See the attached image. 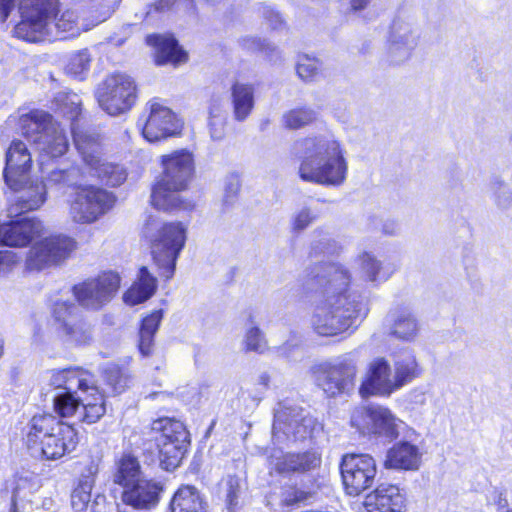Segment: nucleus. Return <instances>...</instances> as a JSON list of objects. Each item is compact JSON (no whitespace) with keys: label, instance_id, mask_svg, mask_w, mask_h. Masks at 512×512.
<instances>
[{"label":"nucleus","instance_id":"35","mask_svg":"<svg viewBox=\"0 0 512 512\" xmlns=\"http://www.w3.org/2000/svg\"><path fill=\"white\" fill-rule=\"evenodd\" d=\"M163 319L162 310H155L145 316L142 320L139 331V351L144 357H148L153 352L154 335L157 332Z\"/></svg>","mask_w":512,"mask_h":512},{"label":"nucleus","instance_id":"10","mask_svg":"<svg viewBox=\"0 0 512 512\" xmlns=\"http://www.w3.org/2000/svg\"><path fill=\"white\" fill-rule=\"evenodd\" d=\"M152 431L159 451L161 466L173 470L179 466L189 444V434L181 421L160 418L153 421Z\"/></svg>","mask_w":512,"mask_h":512},{"label":"nucleus","instance_id":"28","mask_svg":"<svg viewBox=\"0 0 512 512\" xmlns=\"http://www.w3.org/2000/svg\"><path fill=\"white\" fill-rule=\"evenodd\" d=\"M22 183L18 189L15 203L11 206V213H23L36 210L46 201V184L43 182L27 181L26 177L21 178Z\"/></svg>","mask_w":512,"mask_h":512},{"label":"nucleus","instance_id":"61","mask_svg":"<svg viewBox=\"0 0 512 512\" xmlns=\"http://www.w3.org/2000/svg\"><path fill=\"white\" fill-rule=\"evenodd\" d=\"M269 381H270V377L267 373H262L258 378L259 384L263 385L264 387L268 386Z\"/></svg>","mask_w":512,"mask_h":512},{"label":"nucleus","instance_id":"26","mask_svg":"<svg viewBox=\"0 0 512 512\" xmlns=\"http://www.w3.org/2000/svg\"><path fill=\"white\" fill-rule=\"evenodd\" d=\"M385 326L390 336L399 340L413 341L420 330V324L408 308H395L385 318Z\"/></svg>","mask_w":512,"mask_h":512},{"label":"nucleus","instance_id":"13","mask_svg":"<svg viewBox=\"0 0 512 512\" xmlns=\"http://www.w3.org/2000/svg\"><path fill=\"white\" fill-rule=\"evenodd\" d=\"M138 127L147 141L157 142L178 134L182 125L169 107L152 100L139 118Z\"/></svg>","mask_w":512,"mask_h":512},{"label":"nucleus","instance_id":"50","mask_svg":"<svg viewBox=\"0 0 512 512\" xmlns=\"http://www.w3.org/2000/svg\"><path fill=\"white\" fill-rule=\"evenodd\" d=\"M57 101L61 103V110L69 114L70 118H76L80 113V100L76 94L59 95Z\"/></svg>","mask_w":512,"mask_h":512},{"label":"nucleus","instance_id":"11","mask_svg":"<svg viewBox=\"0 0 512 512\" xmlns=\"http://www.w3.org/2000/svg\"><path fill=\"white\" fill-rule=\"evenodd\" d=\"M357 373L358 358L352 352L319 366L315 371L317 385L328 397L351 393L355 387Z\"/></svg>","mask_w":512,"mask_h":512},{"label":"nucleus","instance_id":"63","mask_svg":"<svg viewBox=\"0 0 512 512\" xmlns=\"http://www.w3.org/2000/svg\"><path fill=\"white\" fill-rule=\"evenodd\" d=\"M92 512H99V511H94V510H92Z\"/></svg>","mask_w":512,"mask_h":512},{"label":"nucleus","instance_id":"45","mask_svg":"<svg viewBox=\"0 0 512 512\" xmlns=\"http://www.w3.org/2000/svg\"><path fill=\"white\" fill-rule=\"evenodd\" d=\"M322 68L321 62L304 55L299 58L297 63V74L304 81H312L318 77Z\"/></svg>","mask_w":512,"mask_h":512},{"label":"nucleus","instance_id":"51","mask_svg":"<svg viewBox=\"0 0 512 512\" xmlns=\"http://www.w3.org/2000/svg\"><path fill=\"white\" fill-rule=\"evenodd\" d=\"M239 493V480L236 477H228L226 481V504L228 512H235L234 508L238 503Z\"/></svg>","mask_w":512,"mask_h":512},{"label":"nucleus","instance_id":"33","mask_svg":"<svg viewBox=\"0 0 512 512\" xmlns=\"http://www.w3.org/2000/svg\"><path fill=\"white\" fill-rule=\"evenodd\" d=\"M98 472V465L91 462L87 467V474H83L78 485L71 493V506L75 512H85L91 501V491L94 485L93 476Z\"/></svg>","mask_w":512,"mask_h":512},{"label":"nucleus","instance_id":"21","mask_svg":"<svg viewBox=\"0 0 512 512\" xmlns=\"http://www.w3.org/2000/svg\"><path fill=\"white\" fill-rule=\"evenodd\" d=\"M314 426V418L302 408L281 406L275 413L273 432H281L295 440H302L310 436Z\"/></svg>","mask_w":512,"mask_h":512},{"label":"nucleus","instance_id":"9","mask_svg":"<svg viewBox=\"0 0 512 512\" xmlns=\"http://www.w3.org/2000/svg\"><path fill=\"white\" fill-rule=\"evenodd\" d=\"M350 424L363 435H374L388 441L396 439L406 427L404 421L381 405L355 407Z\"/></svg>","mask_w":512,"mask_h":512},{"label":"nucleus","instance_id":"43","mask_svg":"<svg viewBox=\"0 0 512 512\" xmlns=\"http://www.w3.org/2000/svg\"><path fill=\"white\" fill-rule=\"evenodd\" d=\"M313 238L311 250L314 255L334 254L341 249L338 243L323 229L314 230Z\"/></svg>","mask_w":512,"mask_h":512},{"label":"nucleus","instance_id":"16","mask_svg":"<svg viewBox=\"0 0 512 512\" xmlns=\"http://www.w3.org/2000/svg\"><path fill=\"white\" fill-rule=\"evenodd\" d=\"M376 473V462L368 454H347L342 458V481L350 496H357L371 487Z\"/></svg>","mask_w":512,"mask_h":512},{"label":"nucleus","instance_id":"30","mask_svg":"<svg viewBox=\"0 0 512 512\" xmlns=\"http://www.w3.org/2000/svg\"><path fill=\"white\" fill-rule=\"evenodd\" d=\"M146 40L149 45H153L156 49L155 61L158 65L168 63L177 65L187 59V54L172 37L149 35Z\"/></svg>","mask_w":512,"mask_h":512},{"label":"nucleus","instance_id":"22","mask_svg":"<svg viewBox=\"0 0 512 512\" xmlns=\"http://www.w3.org/2000/svg\"><path fill=\"white\" fill-rule=\"evenodd\" d=\"M32 164L31 153L20 140H14L6 152V165L3 171L5 183L10 189H18L21 178L27 177Z\"/></svg>","mask_w":512,"mask_h":512},{"label":"nucleus","instance_id":"31","mask_svg":"<svg viewBox=\"0 0 512 512\" xmlns=\"http://www.w3.org/2000/svg\"><path fill=\"white\" fill-rule=\"evenodd\" d=\"M156 288L157 279L143 266L139 270L138 280L124 294V302L129 305L142 303L152 297Z\"/></svg>","mask_w":512,"mask_h":512},{"label":"nucleus","instance_id":"34","mask_svg":"<svg viewBox=\"0 0 512 512\" xmlns=\"http://www.w3.org/2000/svg\"><path fill=\"white\" fill-rule=\"evenodd\" d=\"M234 118L244 121L254 107V88L250 84L235 83L231 88Z\"/></svg>","mask_w":512,"mask_h":512},{"label":"nucleus","instance_id":"46","mask_svg":"<svg viewBox=\"0 0 512 512\" xmlns=\"http://www.w3.org/2000/svg\"><path fill=\"white\" fill-rule=\"evenodd\" d=\"M362 270L369 281H383L387 276L382 272L381 263L369 253L360 256Z\"/></svg>","mask_w":512,"mask_h":512},{"label":"nucleus","instance_id":"15","mask_svg":"<svg viewBox=\"0 0 512 512\" xmlns=\"http://www.w3.org/2000/svg\"><path fill=\"white\" fill-rule=\"evenodd\" d=\"M75 248L73 239L52 235L34 242L29 249L25 266L30 271H41L65 260Z\"/></svg>","mask_w":512,"mask_h":512},{"label":"nucleus","instance_id":"52","mask_svg":"<svg viewBox=\"0 0 512 512\" xmlns=\"http://www.w3.org/2000/svg\"><path fill=\"white\" fill-rule=\"evenodd\" d=\"M111 386L115 392L120 393L128 384V376L119 367H111Z\"/></svg>","mask_w":512,"mask_h":512},{"label":"nucleus","instance_id":"8","mask_svg":"<svg viewBox=\"0 0 512 512\" xmlns=\"http://www.w3.org/2000/svg\"><path fill=\"white\" fill-rule=\"evenodd\" d=\"M72 133L75 147L84 164L89 168L90 174L110 186H118L125 181L126 173L124 169L102 158L98 135L79 130L74 124L72 125Z\"/></svg>","mask_w":512,"mask_h":512},{"label":"nucleus","instance_id":"41","mask_svg":"<svg viewBox=\"0 0 512 512\" xmlns=\"http://www.w3.org/2000/svg\"><path fill=\"white\" fill-rule=\"evenodd\" d=\"M72 391H61L54 396V409L61 417H70L79 409V395L74 397Z\"/></svg>","mask_w":512,"mask_h":512},{"label":"nucleus","instance_id":"7","mask_svg":"<svg viewBox=\"0 0 512 512\" xmlns=\"http://www.w3.org/2000/svg\"><path fill=\"white\" fill-rule=\"evenodd\" d=\"M187 230L188 225L183 222H165L151 236L153 260L166 279L174 274L177 258L187 240Z\"/></svg>","mask_w":512,"mask_h":512},{"label":"nucleus","instance_id":"1","mask_svg":"<svg viewBox=\"0 0 512 512\" xmlns=\"http://www.w3.org/2000/svg\"><path fill=\"white\" fill-rule=\"evenodd\" d=\"M319 295L311 315V327L320 336H336L348 330L358 318L367 315L362 297L350 291L347 270L329 264L314 275Z\"/></svg>","mask_w":512,"mask_h":512},{"label":"nucleus","instance_id":"39","mask_svg":"<svg viewBox=\"0 0 512 512\" xmlns=\"http://www.w3.org/2000/svg\"><path fill=\"white\" fill-rule=\"evenodd\" d=\"M316 119V113L307 108H296L287 111L282 116V124L285 128L296 130L300 129Z\"/></svg>","mask_w":512,"mask_h":512},{"label":"nucleus","instance_id":"57","mask_svg":"<svg viewBox=\"0 0 512 512\" xmlns=\"http://www.w3.org/2000/svg\"><path fill=\"white\" fill-rule=\"evenodd\" d=\"M263 14L269 25L274 29L278 28L283 22L281 14L272 8H266Z\"/></svg>","mask_w":512,"mask_h":512},{"label":"nucleus","instance_id":"62","mask_svg":"<svg viewBox=\"0 0 512 512\" xmlns=\"http://www.w3.org/2000/svg\"><path fill=\"white\" fill-rule=\"evenodd\" d=\"M2 352H3V342L0 339V356L2 355Z\"/></svg>","mask_w":512,"mask_h":512},{"label":"nucleus","instance_id":"2","mask_svg":"<svg viewBox=\"0 0 512 512\" xmlns=\"http://www.w3.org/2000/svg\"><path fill=\"white\" fill-rule=\"evenodd\" d=\"M295 151L303 181L326 186H339L345 181L347 161L341 144L332 135L303 138L295 143Z\"/></svg>","mask_w":512,"mask_h":512},{"label":"nucleus","instance_id":"32","mask_svg":"<svg viewBox=\"0 0 512 512\" xmlns=\"http://www.w3.org/2000/svg\"><path fill=\"white\" fill-rule=\"evenodd\" d=\"M170 507L172 512H206L199 491L190 485H182L175 492Z\"/></svg>","mask_w":512,"mask_h":512},{"label":"nucleus","instance_id":"25","mask_svg":"<svg viewBox=\"0 0 512 512\" xmlns=\"http://www.w3.org/2000/svg\"><path fill=\"white\" fill-rule=\"evenodd\" d=\"M367 512H404L405 499L397 486L380 485L365 497Z\"/></svg>","mask_w":512,"mask_h":512},{"label":"nucleus","instance_id":"29","mask_svg":"<svg viewBox=\"0 0 512 512\" xmlns=\"http://www.w3.org/2000/svg\"><path fill=\"white\" fill-rule=\"evenodd\" d=\"M420 461L421 454L418 447L404 441L395 444L387 451L384 466L388 469L417 470Z\"/></svg>","mask_w":512,"mask_h":512},{"label":"nucleus","instance_id":"24","mask_svg":"<svg viewBox=\"0 0 512 512\" xmlns=\"http://www.w3.org/2000/svg\"><path fill=\"white\" fill-rule=\"evenodd\" d=\"M86 386H79V400L82 405L79 419L87 424L99 421L106 413L105 397L94 384L93 377L85 375Z\"/></svg>","mask_w":512,"mask_h":512},{"label":"nucleus","instance_id":"19","mask_svg":"<svg viewBox=\"0 0 512 512\" xmlns=\"http://www.w3.org/2000/svg\"><path fill=\"white\" fill-rule=\"evenodd\" d=\"M164 491L161 481L144 478L129 484L121 493V504L117 506L118 512H129L128 508L136 511H150L154 509Z\"/></svg>","mask_w":512,"mask_h":512},{"label":"nucleus","instance_id":"56","mask_svg":"<svg viewBox=\"0 0 512 512\" xmlns=\"http://www.w3.org/2000/svg\"><path fill=\"white\" fill-rule=\"evenodd\" d=\"M306 497L307 494L304 491L295 488H289L283 493L282 501L286 505H293L305 500Z\"/></svg>","mask_w":512,"mask_h":512},{"label":"nucleus","instance_id":"12","mask_svg":"<svg viewBox=\"0 0 512 512\" xmlns=\"http://www.w3.org/2000/svg\"><path fill=\"white\" fill-rule=\"evenodd\" d=\"M95 96L103 111L118 116L129 111L137 99V86L125 73L108 75L96 88Z\"/></svg>","mask_w":512,"mask_h":512},{"label":"nucleus","instance_id":"64","mask_svg":"<svg viewBox=\"0 0 512 512\" xmlns=\"http://www.w3.org/2000/svg\"><path fill=\"white\" fill-rule=\"evenodd\" d=\"M507 512H512V511H507Z\"/></svg>","mask_w":512,"mask_h":512},{"label":"nucleus","instance_id":"54","mask_svg":"<svg viewBox=\"0 0 512 512\" xmlns=\"http://www.w3.org/2000/svg\"><path fill=\"white\" fill-rule=\"evenodd\" d=\"M17 263L16 255L11 251H0V276H4Z\"/></svg>","mask_w":512,"mask_h":512},{"label":"nucleus","instance_id":"44","mask_svg":"<svg viewBox=\"0 0 512 512\" xmlns=\"http://www.w3.org/2000/svg\"><path fill=\"white\" fill-rule=\"evenodd\" d=\"M92 57L88 49H82L70 55L66 65L68 74L75 77H82L90 68Z\"/></svg>","mask_w":512,"mask_h":512},{"label":"nucleus","instance_id":"53","mask_svg":"<svg viewBox=\"0 0 512 512\" xmlns=\"http://www.w3.org/2000/svg\"><path fill=\"white\" fill-rule=\"evenodd\" d=\"M243 45L247 49H250L253 51L260 50V51H264L267 54L269 52L275 51V49H276L275 46L272 45L271 43H268L265 40H261V39L254 38V37L245 38L243 40Z\"/></svg>","mask_w":512,"mask_h":512},{"label":"nucleus","instance_id":"60","mask_svg":"<svg viewBox=\"0 0 512 512\" xmlns=\"http://www.w3.org/2000/svg\"><path fill=\"white\" fill-rule=\"evenodd\" d=\"M175 0H158L157 9L164 10L174 4Z\"/></svg>","mask_w":512,"mask_h":512},{"label":"nucleus","instance_id":"3","mask_svg":"<svg viewBox=\"0 0 512 512\" xmlns=\"http://www.w3.org/2000/svg\"><path fill=\"white\" fill-rule=\"evenodd\" d=\"M420 368L412 350L405 349L393 355V365L383 357L373 359L367 367L359 394L362 398L390 396L420 375Z\"/></svg>","mask_w":512,"mask_h":512},{"label":"nucleus","instance_id":"14","mask_svg":"<svg viewBox=\"0 0 512 512\" xmlns=\"http://www.w3.org/2000/svg\"><path fill=\"white\" fill-rule=\"evenodd\" d=\"M113 204L114 197L107 191L93 186L79 187L70 202L69 215L76 223L91 224Z\"/></svg>","mask_w":512,"mask_h":512},{"label":"nucleus","instance_id":"37","mask_svg":"<svg viewBox=\"0 0 512 512\" xmlns=\"http://www.w3.org/2000/svg\"><path fill=\"white\" fill-rule=\"evenodd\" d=\"M209 127L213 139L224 136L226 119L225 102L221 96H212L208 103Z\"/></svg>","mask_w":512,"mask_h":512},{"label":"nucleus","instance_id":"38","mask_svg":"<svg viewBox=\"0 0 512 512\" xmlns=\"http://www.w3.org/2000/svg\"><path fill=\"white\" fill-rule=\"evenodd\" d=\"M86 374L87 372L79 369H64L53 372L50 383L62 391L74 390L79 386H86Z\"/></svg>","mask_w":512,"mask_h":512},{"label":"nucleus","instance_id":"42","mask_svg":"<svg viewBox=\"0 0 512 512\" xmlns=\"http://www.w3.org/2000/svg\"><path fill=\"white\" fill-rule=\"evenodd\" d=\"M491 197L501 210L512 208V188L501 179H494L490 184Z\"/></svg>","mask_w":512,"mask_h":512},{"label":"nucleus","instance_id":"27","mask_svg":"<svg viewBox=\"0 0 512 512\" xmlns=\"http://www.w3.org/2000/svg\"><path fill=\"white\" fill-rule=\"evenodd\" d=\"M321 458L315 452L272 455L270 465L277 473L289 475L303 473L320 465Z\"/></svg>","mask_w":512,"mask_h":512},{"label":"nucleus","instance_id":"58","mask_svg":"<svg viewBox=\"0 0 512 512\" xmlns=\"http://www.w3.org/2000/svg\"><path fill=\"white\" fill-rule=\"evenodd\" d=\"M280 353L286 357H294L295 354L302 355V349L298 345H294L292 349H290L289 344H285L280 348Z\"/></svg>","mask_w":512,"mask_h":512},{"label":"nucleus","instance_id":"5","mask_svg":"<svg viewBox=\"0 0 512 512\" xmlns=\"http://www.w3.org/2000/svg\"><path fill=\"white\" fill-rule=\"evenodd\" d=\"M28 448L47 460H56L75 450L78 440L75 429L54 416H34L26 436Z\"/></svg>","mask_w":512,"mask_h":512},{"label":"nucleus","instance_id":"36","mask_svg":"<svg viewBox=\"0 0 512 512\" xmlns=\"http://www.w3.org/2000/svg\"><path fill=\"white\" fill-rule=\"evenodd\" d=\"M141 476V467L136 457L131 454H124L117 465V470L114 474V483L126 488L129 484L144 479Z\"/></svg>","mask_w":512,"mask_h":512},{"label":"nucleus","instance_id":"20","mask_svg":"<svg viewBox=\"0 0 512 512\" xmlns=\"http://www.w3.org/2000/svg\"><path fill=\"white\" fill-rule=\"evenodd\" d=\"M77 308L70 304L58 303L54 310L59 322L58 330L64 340L75 346L90 345L93 341L91 326L76 314Z\"/></svg>","mask_w":512,"mask_h":512},{"label":"nucleus","instance_id":"55","mask_svg":"<svg viewBox=\"0 0 512 512\" xmlns=\"http://www.w3.org/2000/svg\"><path fill=\"white\" fill-rule=\"evenodd\" d=\"M240 190V182L236 176L230 177L225 184L224 200L232 203Z\"/></svg>","mask_w":512,"mask_h":512},{"label":"nucleus","instance_id":"23","mask_svg":"<svg viewBox=\"0 0 512 512\" xmlns=\"http://www.w3.org/2000/svg\"><path fill=\"white\" fill-rule=\"evenodd\" d=\"M43 225L40 221L23 218L0 226V244L23 247L41 237Z\"/></svg>","mask_w":512,"mask_h":512},{"label":"nucleus","instance_id":"40","mask_svg":"<svg viewBox=\"0 0 512 512\" xmlns=\"http://www.w3.org/2000/svg\"><path fill=\"white\" fill-rule=\"evenodd\" d=\"M82 177V172L77 166L69 168H57L52 170L47 177L48 183L64 186L78 185Z\"/></svg>","mask_w":512,"mask_h":512},{"label":"nucleus","instance_id":"6","mask_svg":"<svg viewBox=\"0 0 512 512\" xmlns=\"http://www.w3.org/2000/svg\"><path fill=\"white\" fill-rule=\"evenodd\" d=\"M19 125L22 134L38 152L41 164L46 159L60 157L67 152L68 138L48 113L34 110L23 114L19 118Z\"/></svg>","mask_w":512,"mask_h":512},{"label":"nucleus","instance_id":"59","mask_svg":"<svg viewBox=\"0 0 512 512\" xmlns=\"http://www.w3.org/2000/svg\"><path fill=\"white\" fill-rule=\"evenodd\" d=\"M350 4V7L354 11H359L367 7L370 0H347Z\"/></svg>","mask_w":512,"mask_h":512},{"label":"nucleus","instance_id":"4","mask_svg":"<svg viewBox=\"0 0 512 512\" xmlns=\"http://www.w3.org/2000/svg\"><path fill=\"white\" fill-rule=\"evenodd\" d=\"M163 173L154 185L151 193V204L154 208L165 212L191 210L193 204L178 194L188 187L194 173L193 155L187 150L174 151L161 158Z\"/></svg>","mask_w":512,"mask_h":512},{"label":"nucleus","instance_id":"49","mask_svg":"<svg viewBox=\"0 0 512 512\" xmlns=\"http://www.w3.org/2000/svg\"><path fill=\"white\" fill-rule=\"evenodd\" d=\"M57 101L61 103V110L69 114L70 118H76L80 113V100L76 94L59 95Z\"/></svg>","mask_w":512,"mask_h":512},{"label":"nucleus","instance_id":"48","mask_svg":"<svg viewBox=\"0 0 512 512\" xmlns=\"http://www.w3.org/2000/svg\"><path fill=\"white\" fill-rule=\"evenodd\" d=\"M317 219V215L310 208H302L297 211L291 220L293 231L300 232L305 230Z\"/></svg>","mask_w":512,"mask_h":512},{"label":"nucleus","instance_id":"47","mask_svg":"<svg viewBox=\"0 0 512 512\" xmlns=\"http://www.w3.org/2000/svg\"><path fill=\"white\" fill-rule=\"evenodd\" d=\"M244 343L247 350L259 353H263L267 348L266 340L261 330L254 326L253 320L250 321V327L246 330Z\"/></svg>","mask_w":512,"mask_h":512},{"label":"nucleus","instance_id":"18","mask_svg":"<svg viewBox=\"0 0 512 512\" xmlns=\"http://www.w3.org/2000/svg\"><path fill=\"white\" fill-rule=\"evenodd\" d=\"M119 286V275L109 271L75 286L73 291L80 305L88 309L98 310L112 300Z\"/></svg>","mask_w":512,"mask_h":512},{"label":"nucleus","instance_id":"17","mask_svg":"<svg viewBox=\"0 0 512 512\" xmlns=\"http://www.w3.org/2000/svg\"><path fill=\"white\" fill-rule=\"evenodd\" d=\"M420 42L419 28L412 22L397 18L390 28L386 58L393 65L408 61Z\"/></svg>","mask_w":512,"mask_h":512}]
</instances>
